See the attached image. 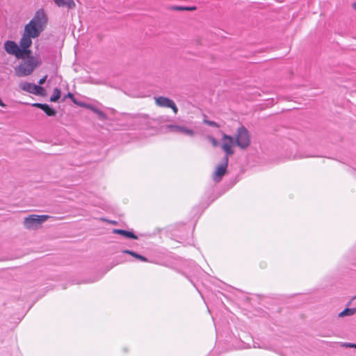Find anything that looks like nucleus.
Wrapping results in <instances>:
<instances>
[{
    "mask_svg": "<svg viewBox=\"0 0 356 356\" xmlns=\"http://www.w3.org/2000/svg\"><path fill=\"white\" fill-rule=\"evenodd\" d=\"M48 18L44 10H38L33 17L24 26V33L33 37V39L40 36L47 27Z\"/></svg>",
    "mask_w": 356,
    "mask_h": 356,
    "instance_id": "f257e3e1",
    "label": "nucleus"
},
{
    "mask_svg": "<svg viewBox=\"0 0 356 356\" xmlns=\"http://www.w3.org/2000/svg\"><path fill=\"white\" fill-rule=\"evenodd\" d=\"M222 139L229 141L232 145H237L243 149L247 148L251 143L250 133L244 126H241L237 129L236 138L223 134Z\"/></svg>",
    "mask_w": 356,
    "mask_h": 356,
    "instance_id": "f03ea898",
    "label": "nucleus"
},
{
    "mask_svg": "<svg viewBox=\"0 0 356 356\" xmlns=\"http://www.w3.org/2000/svg\"><path fill=\"white\" fill-rule=\"evenodd\" d=\"M134 120L140 129H152L159 124L157 120L150 118L147 115L138 114L134 116Z\"/></svg>",
    "mask_w": 356,
    "mask_h": 356,
    "instance_id": "7ed1b4c3",
    "label": "nucleus"
},
{
    "mask_svg": "<svg viewBox=\"0 0 356 356\" xmlns=\"http://www.w3.org/2000/svg\"><path fill=\"white\" fill-rule=\"evenodd\" d=\"M49 218L48 215H35L31 214L24 219V226L27 229L36 228L38 225L42 224Z\"/></svg>",
    "mask_w": 356,
    "mask_h": 356,
    "instance_id": "20e7f679",
    "label": "nucleus"
},
{
    "mask_svg": "<svg viewBox=\"0 0 356 356\" xmlns=\"http://www.w3.org/2000/svg\"><path fill=\"white\" fill-rule=\"evenodd\" d=\"M155 102L159 106L172 108L175 114L178 112V108L175 102L168 97L159 96L155 99Z\"/></svg>",
    "mask_w": 356,
    "mask_h": 356,
    "instance_id": "39448f33",
    "label": "nucleus"
},
{
    "mask_svg": "<svg viewBox=\"0 0 356 356\" xmlns=\"http://www.w3.org/2000/svg\"><path fill=\"white\" fill-rule=\"evenodd\" d=\"M33 107L41 109L47 116L54 117L56 116L57 111L51 106L45 103H33L31 104Z\"/></svg>",
    "mask_w": 356,
    "mask_h": 356,
    "instance_id": "423d86ee",
    "label": "nucleus"
},
{
    "mask_svg": "<svg viewBox=\"0 0 356 356\" xmlns=\"http://www.w3.org/2000/svg\"><path fill=\"white\" fill-rule=\"evenodd\" d=\"M3 48L8 54L15 56L16 58L17 57L19 45H18L15 41L6 40L4 42Z\"/></svg>",
    "mask_w": 356,
    "mask_h": 356,
    "instance_id": "0eeeda50",
    "label": "nucleus"
},
{
    "mask_svg": "<svg viewBox=\"0 0 356 356\" xmlns=\"http://www.w3.org/2000/svg\"><path fill=\"white\" fill-rule=\"evenodd\" d=\"M227 165H225L222 163L219 164L215 171L213 172V180L216 182V183H218L220 182L223 176L227 173Z\"/></svg>",
    "mask_w": 356,
    "mask_h": 356,
    "instance_id": "6e6552de",
    "label": "nucleus"
},
{
    "mask_svg": "<svg viewBox=\"0 0 356 356\" xmlns=\"http://www.w3.org/2000/svg\"><path fill=\"white\" fill-rule=\"evenodd\" d=\"M168 128L173 132L181 133L184 135H188L190 136H193L195 134V131L193 129H191L184 126H179L176 124H170L168 125Z\"/></svg>",
    "mask_w": 356,
    "mask_h": 356,
    "instance_id": "1a4fd4ad",
    "label": "nucleus"
},
{
    "mask_svg": "<svg viewBox=\"0 0 356 356\" xmlns=\"http://www.w3.org/2000/svg\"><path fill=\"white\" fill-rule=\"evenodd\" d=\"M113 233L123 236L127 238L138 239V237L132 231L125 230L122 229H114Z\"/></svg>",
    "mask_w": 356,
    "mask_h": 356,
    "instance_id": "9d476101",
    "label": "nucleus"
},
{
    "mask_svg": "<svg viewBox=\"0 0 356 356\" xmlns=\"http://www.w3.org/2000/svg\"><path fill=\"white\" fill-rule=\"evenodd\" d=\"M31 47H19V53L17 55V59H30L33 57L32 56V51Z\"/></svg>",
    "mask_w": 356,
    "mask_h": 356,
    "instance_id": "9b49d317",
    "label": "nucleus"
},
{
    "mask_svg": "<svg viewBox=\"0 0 356 356\" xmlns=\"http://www.w3.org/2000/svg\"><path fill=\"white\" fill-rule=\"evenodd\" d=\"M15 73L18 76H24L31 74L32 72L27 65L25 66L24 64H20L15 67Z\"/></svg>",
    "mask_w": 356,
    "mask_h": 356,
    "instance_id": "f8f14e48",
    "label": "nucleus"
},
{
    "mask_svg": "<svg viewBox=\"0 0 356 356\" xmlns=\"http://www.w3.org/2000/svg\"><path fill=\"white\" fill-rule=\"evenodd\" d=\"M88 109H90L93 113H96L98 115L99 119L101 120H106L108 119V115L106 113L92 104H90Z\"/></svg>",
    "mask_w": 356,
    "mask_h": 356,
    "instance_id": "ddd939ff",
    "label": "nucleus"
},
{
    "mask_svg": "<svg viewBox=\"0 0 356 356\" xmlns=\"http://www.w3.org/2000/svg\"><path fill=\"white\" fill-rule=\"evenodd\" d=\"M32 38L33 37L23 33L22 37L19 40V47H31L33 43Z\"/></svg>",
    "mask_w": 356,
    "mask_h": 356,
    "instance_id": "4468645a",
    "label": "nucleus"
},
{
    "mask_svg": "<svg viewBox=\"0 0 356 356\" xmlns=\"http://www.w3.org/2000/svg\"><path fill=\"white\" fill-rule=\"evenodd\" d=\"M122 253L124 254H129L131 256H132L133 257H134L135 259L139 260V261H144V262H149V260L147 257L133 251V250H124L122 251Z\"/></svg>",
    "mask_w": 356,
    "mask_h": 356,
    "instance_id": "2eb2a0df",
    "label": "nucleus"
},
{
    "mask_svg": "<svg viewBox=\"0 0 356 356\" xmlns=\"http://www.w3.org/2000/svg\"><path fill=\"white\" fill-rule=\"evenodd\" d=\"M42 64V61L38 59H35L34 57L30 58L26 60V65L33 72L35 68L40 66Z\"/></svg>",
    "mask_w": 356,
    "mask_h": 356,
    "instance_id": "dca6fc26",
    "label": "nucleus"
},
{
    "mask_svg": "<svg viewBox=\"0 0 356 356\" xmlns=\"http://www.w3.org/2000/svg\"><path fill=\"white\" fill-rule=\"evenodd\" d=\"M35 87H36V84L32 83H29V82H25L21 85V88L23 90L26 91V92L33 94V95L35 92Z\"/></svg>",
    "mask_w": 356,
    "mask_h": 356,
    "instance_id": "f3484780",
    "label": "nucleus"
},
{
    "mask_svg": "<svg viewBox=\"0 0 356 356\" xmlns=\"http://www.w3.org/2000/svg\"><path fill=\"white\" fill-rule=\"evenodd\" d=\"M61 97V90L58 88H55L53 94L49 98L51 102H57Z\"/></svg>",
    "mask_w": 356,
    "mask_h": 356,
    "instance_id": "a211bd4d",
    "label": "nucleus"
},
{
    "mask_svg": "<svg viewBox=\"0 0 356 356\" xmlns=\"http://www.w3.org/2000/svg\"><path fill=\"white\" fill-rule=\"evenodd\" d=\"M233 145H232V143H229V141H228V143H227L226 141L223 142V143L222 145V148L225 151V154L229 155V156L234 154V151L232 148V146H233Z\"/></svg>",
    "mask_w": 356,
    "mask_h": 356,
    "instance_id": "6ab92c4d",
    "label": "nucleus"
},
{
    "mask_svg": "<svg viewBox=\"0 0 356 356\" xmlns=\"http://www.w3.org/2000/svg\"><path fill=\"white\" fill-rule=\"evenodd\" d=\"M356 312V308L355 307H353V308H345L343 311H341L339 314V317H344V316H352L353 314H355Z\"/></svg>",
    "mask_w": 356,
    "mask_h": 356,
    "instance_id": "aec40b11",
    "label": "nucleus"
},
{
    "mask_svg": "<svg viewBox=\"0 0 356 356\" xmlns=\"http://www.w3.org/2000/svg\"><path fill=\"white\" fill-rule=\"evenodd\" d=\"M195 9H196V7H195V6H175L172 7V10H179V11H182V10L192 11V10H195Z\"/></svg>",
    "mask_w": 356,
    "mask_h": 356,
    "instance_id": "412c9836",
    "label": "nucleus"
},
{
    "mask_svg": "<svg viewBox=\"0 0 356 356\" xmlns=\"http://www.w3.org/2000/svg\"><path fill=\"white\" fill-rule=\"evenodd\" d=\"M34 95L40 96H45L47 95L46 90L42 86L36 85Z\"/></svg>",
    "mask_w": 356,
    "mask_h": 356,
    "instance_id": "4be33fe9",
    "label": "nucleus"
},
{
    "mask_svg": "<svg viewBox=\"0 0 356 356\" xmlns=\"http://www.w3.org/2000/svg\"><path fill=\"white\" fill-rule=\"evenodd\" d=\"M76 5L74 0H65L63 3V7H66L68 9H73Z\"/></svg>",
    "mask_w": 356,
    "mask_h": 356,
    "instance_id": "5701e85b",
    "label": "nucleus"
},
{
    "mask_svg": "<svg viewBox=\"0 0 356 356\" xmlns=\"http://www.w3.org/2000/svg\"><path fill=\"white\" fill-rule=\"evenodd\" d=\"M72 102L74 104H75L76 105L79 106H81V107H83V108H88V106L90 104L86 103L84 102H81V101L78 100L76 98H75L74 100L72 99Z\"/></svg>",
    "mask_w": 356,
    "mask_h": 356,
    "instance_id": "b1692460",
    "label": "nucleus"
},
{
    "mask_svg": "<svg viewBox=\"0 0 356 356\" xmlns=\"http://www.w3.org/2000/svg\"><path fill=\"white\" fill-rule=\"evenodd\" d=\"M204 123L209 125V126H211V127H219V124L214 122V121H211V120H204Z\"/></svg>",
    "mask_w": 356,
    "mask_h": 356,
    "instance_id": "393cba45",
    "label": "nucleus"
},
{
    "mask_svg": "<svg viewBox=\"0 0 356 356\" xmlns=\"http://www.w3.org/2000/svg\"><path fill=\"white\" fill-rule=\"evenodd\" d=\"M67 98L70 99L72 101V99H75L74 95L72 92H68L65 95H64L61 101L64 102Z\"/></svg>",
    "mask_w": 356,
    "mask_h": 356,
    "instance_id": "a878e982",
    "label": "nucleus"
},
{
    "mask_svg": "<svg viewBox=\"0 0 356 356\" xmlns=\"http://www.w3.org/2000/svg\"><path fill=\"white\" fill-rule=\"evenodd\" d=\"M208 139L211 143L213 146L217 147L218 145V141L214 137L209 136Z\"/></svg>",
    "mask_w": 356,
    "mask_h": 356,
    "instance_id": "bb28decb",
    "label": "nucleus"
},
{
    "mask_svg": "<svg viewBox=\"0 0 356 356\" xmlns=\"http://www.w3.org/2000/svg\"><path fill=\"white\" fill-rule=\"evenodd\" d=\"M229 155H227L225 154L224 156V157L222 158V164L225 165H227L228 166V163H229Z\"/></svg>",
    "mask_w": 356,
    "mask_h": 356,
    "instance_id": "cd10ccee",
    "label": "nucleus"
},
{
    "mask_svg": "<svg viewBox=\"0 0 356 356\" xmlns=\"http://www.w3.org/2000/svg\"><path fill=\"white\" fill-rule=\"evenodd\" d=\"M47 79V74L44 75V76H42L41 79H40V80L38 81L39 86L43 85L45 83Z\"/></svg>",
    "mask_w": 356,
    "mask_h": 356,
    "instance_id": "c85d7f7f",
    "label": "nucleus"
},
{
    "mask_svg": "<svg viewBox=\"0 0 356 356\" xmlns=\"http://www.w3.org/2000/svg\"><path fill=\"white\" fill-rule=\"evenodd\" d=\"M343 346H345L346 348H356V343H344L343 344Z\"/></svg>",
    "mask_w": 356,
    "mask_h": 356,
    "instance_id": "c756f323",
    "label": "nucleus"
},
{
    "mask_svg": "<svg viewBox=\"0 0 356 356\" xmlns=\"http://www.w3.org/2000/svg\"><path fill=\"white\" fill-rule=\"evenodd\" d=\"M55 3L59 7H63V3L65 0H54Z\"/></svg>",
    "mask_w": 356,
    "mask_h": 356,
    "instance_id": "7c9ffc66",
    "label": "nucleus"
},
{
    "mask_svg": "<svg viewBox=\"0 0 356 356\" xmlns=\"http://www.w3.org/2000/svg\"><path fill=\"white\" fill-rule=\"evenodd\" d=\"M0 106L2 107H5L6 105L3 102L1 99L0 98Z\"/></svg>",
    "mask_w": 356,
    "mask_h": 356,
    "instance_id": "2f4dec72",
    "label": "nucleus"
},
{
    "mask_svg": "<svg viewBox=\"0 0 356 356\" xmlns=\"http://www.w3.org/2000/svg\"><path fill=\"white\" fill-rule=\"evenodd\" d=\"M353 7L354 9L356 10V2H355L353 4Z\"/></svg>",
    "mask_w": 356,
    "mask_h": 356,
    "instance_id": "473e14b6",
    "label": "nucleus"
},
{
    "mask_svg": "<svg viewBox=\"0 0 356 356\" xmlns=\"http://www.w3.org/2000/svg\"><path fill=\"white\" fill-rule=\"evenodd\" d=\"M113 224H116V221H112Z\"/></svg>",
    "mask_w": 356,
    "mask_h": 356,
    "instance_id": "72a5a7b5",
    "label": "nucleus"
},
{
    "mask_svg": "<svg viewBox=\"0 0 356 356\" xmlns=\"http://www.w3.org/2000/svg\"><path fill=\"white\" fill-rule=\"evenodd\" d=\"M355 298H356V296L353 299H355Z\"/></svg>",
    "mask_w": 356,
    "mask_h": 356,
    "instance_id": "f704fd0d",
    "label": "nucleus"
}]
</instances>
